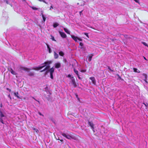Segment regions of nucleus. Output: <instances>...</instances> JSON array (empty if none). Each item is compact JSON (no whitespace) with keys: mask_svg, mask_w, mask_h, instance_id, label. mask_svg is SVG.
Instances as JSON below:
<instances>
[{"mask_svg":"<svg viewBox=\"0 0 148 148\" xmlns=\"http://www.w3.org/2000/svg\"><path fill=\"white\" fill-rule=\"evenodd\" d=\"M50 66L49 65H48L44 69L40 71V72H42L43 71H45L46 70H47L46 72V74H47L49 72H50V74H53V72H54V69L53 67H52L49 70V69Z\"/></svg>","mask_w":148,"mask_h":148,"instance_id":"obj_1","label":"nucleus"},{"mask_svg":"<svg viewBox=\"0 0 148 148\" xmlns=\"http://www.w3.org/2000/svg\"><path fill=\"white\" fill-rule=\"evenodd\" d=\"M61 134L63 136L65 137L67 139L69 140L73 139L75 140H77L76 138L73 136H72L68 134H65L62 132H61Z\"/></svg>","mask_w":148,"mask_h":148,"instance_id":"obj_2","label":"nucleus"},{"mask_svg":"<svg viewBox=\"0 0 148 148\" xmlns=\"http://www.w3.org/2000/svg\"><path fill=\"white\" fill-rule=\"evenodd\" d=\"M6 118L5 113L2 112L0 110V122L3 124H4L3 120L5 119Z\"/></svg>","mask_w":148,"mask_h":148,"instance_id":"obj_3","label":"nucleus"},{"mask_svg":"<svg viewBox=\"0 0 148 148\" xmlns=\"http://www.w3.org/2000/svg\"><path fill=\"white\" fill-rule=\"evenodd\" d=\"M51 63V62H45L44 63L41 64V66L34 68V69L35 70H39L41 69L45 66L47 64H50Z\"/></svg>","mask_w":148,"mask_h":148,"instance_id":"obj_4","label":"nucleus"},{"mask_svg":"<svg viewBox=\"0 0 148 148\" xmlns=\"http://www.w3.org/2000/svg\"><path fill=\"white\" fill-rule=\"evenodd\" d=\"M70 79L71 81L70 82V83H69V84H71L74 87H76L77 86V85L74 77H71L70 78Z\"/></svg>","mask_w":148,"mask_h":148,"instance_id":"obj_5","label":"nucleus"},{"mask_svg":"<svg viewBox=\"0 0 148 148\" xmlns=\"http://www.w3.org/2000/svg\"><path fill=\"white\" fill-rule=\"evenodd\" d=\"M88 125H89V126H90L91 127V129L94 132H95V131L94 130V125L92 121H90L88 120Z\"/></svg>","mask_w":148,"mask_h":148,"instance_id":"obj_6","label":"nucleus"},{"mask_svg":"<svg viewBox=\"0 0 148 148\" xmlns=\"http://www.w3.org/2000/svg\"><path fill=\"white\" fill-rule=\"evenodd\" d=\"M72 38L75 41L77 42L78 40L80 41H82V40L81 38H79L77 36H75L74 35H71Z\"/></svg>","mask_w":148,"mask_h":148,"instance_id":"obj_7","label":"nucleus"},{"mask_svg":"<svg viewBox=\"0 0 148 148\" xmlns=\"http://www.w3.org/2000/svg\"><path fill=\"white\" fill-rule=\"evenodd\" d=\"M55 68L58 69L61 66V64L59 62H58L55 64Z\"/></svg>","mask_w":148,"mask_h":148,"instance_id":"obj_8","label":"nucleus"},{"mask_svg":"<svg viewBox=\"0 0 148 148\" xmlns=\"http://www.w3.org/2000/svg\"><path fill=\"white\" fill-rule=\"evenodd\" d=\"M89 79H90L92 83L96 85V82L95 78L93 77H90Z\"/></svg>","mask_w":148,"mask_h":148,"instance_id":"obj_9","label":"nucleus"},{"mask_svg":"<svg viewBox=\"0 0 148 148\" xmlns=\"http://www.w3.org/2000/svg\"><path fill=\"white\" fill-rule=\"evenodd\" d=\"M59 33H60V35L61 36L62 38H66V35L63 32H59Z\"/></svg>","mask_w":148,"mask_h":148,"instance_id":"obj_10","label":"nucleus"},{"mask_svg":"<svg viewBox=\"0 0 148 148\" xmlns=\"http://www.w3.org/2000/svg\"><path fill=\"white\" fill-rule=\"evenodd\" d=\"M4 1L6 2L7 4H9L11 6H12V4L11 3L12 1V0H4Z\"/></svg>","mask_w":148,"mask_h":148,"instance_id":"obj_11","label":"nucleus"},{"mask_svg":"<svg viewBox=\"0 0 148 148\" xmlns=\"http://www.w3.org/2000/svg\"><path fill=\"white\" fill-rule=\"evenodd\" d=\"M54 58L55 59H57L59 57L58 55L55 51L54 52Z\"/></svg>","mask_w":148,"mask_h":148,"instance_id":"obj_12","label":"nucleus"},{"mask_svg":"<svg viewBox=\"0 0 148 148\" xmlns=\"http://www.w3.org/2000/svg\"><path fill=\"white\" fill-rule=\"evenodd\" d=\"M46 45L47 46V48L49 50V53H51L52 52L51 49L50 48L49 45L48 44H46Z\"/></svg>","mask_w":148,"mask_h":148,"instance_id":"obj_13","label":"nucleus"},{"mask_svg":"<svg viewBox=\"0 0 148 148\" xmlns=\"http://www.w3.org/2000/svg\"><path fill=\"white\" fill-rule=\"evenodd\" d=\"M62 27L63 28V29L64 30V31H65V32L66 33L68 34H70V32L69 31V30L66 28L64 27H63L62 26Z\"/></svg>","mask_w":148,"mask_h":148,"instance_id":"obj_14","label":"nucleus"},{"mask_svg":"<svg viewBox=\"0 0 148 148\" xmlns=\"http://www.w3.org/2000/svg\"><path fill=\"white\" fill-rule=\"evenodd\" d=\"M9 71H10L12 74L14 75H16V73L14 71L12 68H11Z\"/></svg>","mask_w":148,"mask_h":148,"instance_id":"obj_15","label":"nucleus"},{"mask_svg":"<svg viewBox=\"0 0 148 148\" xmlns=\"http://www.w3.org/2000/svg\"><path fill=\"white\" fill-rule=\"evenodd\" d=\"M83 45H84L82 43L80 42L79 46V47L81 49H83L84 48Z\"/></svg>","mask_w":148,"mask_h":148,"instance_id":"obj_16","label":"nucleus"},{"mask_svg":"<svg viewBox=\"0 0 148 148\" xmlns=\"http://www.w3.org/2000/svg\"><path fill=\"white\" fill-rule=\"evenodd\" d=\"M59 55L61 56H63L64 55V53L62 51H60L59 53Z\"/></svg>","mask_w":148,"mask_h":148,"instance_id":"obj_17","label":"nucleus"},{"mask_svg":"<svg viewBox=\"0 0 148 148\" xmlns=\"http://www.w3.org/2000/svg\"><path fill=\"white\" fill-rule=\"evenodd\" d=\"M59 25V24L58 23H53V26L54 27L56 28L57 26H58Z\"/></svg>","mask_w":148,"mask_h":148,"instance_id":"obj_18","label":"nucleus"},{"mask_svg":"<svg viewBox=\"0 0 148 148\" xmlns=\"http://www.w3.org/2000/svg\"><path fill=\"white\" fill-rule=\"evenodd\" d=\"M14 95L17 98L20 99V97L18 96V92H14Z\"/></svg>","mask_w":148,"mask_h":148,"instance_id":"obj_19","label":"nucleus"},{"mask_svg":"<svg viewBox=\"0 0 148 148\" xmlns=\"http://www.w3.org/2000/svg\"><path fill=\"white\" fill-rule=\"evenodd\" d=\"M133 70L134 72H137V73H140V71L139 70H138L136 68H134Z\"/></svg>","mask_w":148,"mask_h":148,"instance_id":"obj_20","label":"nucleus"},{"mask_svg":"<svg viewBox=\"0 0 148 148\" xmlns=\"http://www.w3.org/2000/svg\"><path fill=\"white\" fill-rule=\"evenodd\" d=\"M48 93H49V95H48L49 97H47V99L48 100H49L51 98V93H50L49 91L48 92Z\"/></svg>","mask_w":148,"mask_h":148,"instance_id":"obj_21","label":"nucleus"},{"mask_svg":"<svg viewBox=\"0 0 148 148\" xmlns=\"http://www.w3.org/2000/svg\"><path fill=\"white\" fill-rule=\"evenodd\" d=\"M28 75L29 76H32L34 75V74L33 72H30L29 73Z\"/></svg>","mask_w":148,"mask_h":148,"instance_id":"obj_22","label":"nucleus"},{"mask_svg":"<svg viewBox=\"0 0 148 148\" xmlns=\"http://www.w3.org/2000/svg\"><path fill=\"white\" fill-rule=\"evenodd\" d=\"M92 56L93 55H91L89 56L88 58V60L89 62H90L91 60Z\"/></svg>","mask_w":148,"mask_h":148,"instance_id":"obj_23","label":"nucleus"},{"mask_svg":"<svg viewBox=\"0 0 148 148\" xmlns=\"http://www.w3.org/2000/svg\"><path fill=\"white\" fill-rule=\"evenodd\" d=\"M74 72L75 73V74L77 75H79V74H78V71L76 70V69H74Z\"/></svg>","mask_w":148,"mask_h":148,"instance_id":"obj_24","label":"nucleus"},{"mask_svg":"<svg viewBox=\"0 0 148 148\" xmlns=\"http://www.w3.org/2000/svg\"><path fill=\"white\" fill-rule=\"evenodd\" d=\"M31 8H32L33 10H37L38 8H36L33 6H31Z\"/></svg>","mask_w":148,"mask_h":148,"instance_id":"obj_25","label":"nucleus"},{"mask_svg":"<svg viewBox=\"0 0 148 148\" xmlns=\"http://www.w3.org/2000/svg\"><path fill=\"white\" fill-rule=\"evenodd\" d=\"M33 130H34L37 133H38L39 132L38 130L36 128H34L33 129Z\"/></svg>","mask_w":148,"mask_h":148,"instance_id":"obj_26","label":"nucleus"},{"mask_svg":"<svg viewBox=\"0 0 148 148\" xmlns=\"http://www.w3.org/2000/svg\"><path fill=\"white\" fill-rule=\"evenodd\" d=\"M142 43L145 46L148 47V45H147V43H146L145 42H142Z\"/></svg>","mask_w":148,"mask_h":148,"instance_id":"obj_27","label":"nucleus"},{"mask_svg":"<svg viewBox=\"0 0 148 148\" xmlns=\"http://www.w3.org/2000/svg\"><path fill=\"white\" fill-rule=\"evenodd\" d=\"M42 17L43 19V21L44 22L45 21L46 18L43 15H42Z\"/></svg>","mask_w":148,"mask_h":148,"instance_id":"obj_28","label":"nucleus"},{"mask_svg":"<svg viewBox=\"0 0 148 148\" xmlns=\"http://www.w3.org/2000/svg\"><path fill=\"white\" fill-rule=\"evenodd\" d=\"M24 70L25 71H29L30 70L29 69H28L27 68H24Z\"/></svg>","mask_w":148,"mask_h":148,"instance_id":"obj_29","label":"nucleus"},{"mask_svg":"<svg viewBox=\"0 0 148 148\" xmlns=\"http://www.w3.org/2000/svg\"><path fill=\"white\" fill-rule=\"evenodd\" d=\"M143 75L144 76V77H145V79H147V75L145 74H144Z\"/></svg>","mask_w":148,"mask_h":148,"instance_id":"obj_30","label":"nucleus"},{"mask_svg":"<svg viewBox=\"0 0 148 148\" xmlns=\"http://www.w3.org/2000/svg\"><path fill=\"white\" fill-rule=\"evenodd\" d=\"M51 39L52 40H53V41H56V40H55V38H54L53 36H52L51 35Z\"/></svg>","mask_w":148,"mask_h":148,"instance_id":"obj_31","label":"nucleus"},{"mask_svg":"<svg viewBox=\"0 0 148 148\" xmlns=\"http://www.w3.org/2000/svg\"><path fill=\"white\" fill-rule=\"evenodd\" d=\"M84 34L86 35V36L88 37V38H89V36H88V34L87 33H84Z\"/></svg>","mask_w":148,"mask_h":148,"instance_id":"obj_32","label":"nucleus"},{"mask_svg":"<svg viewBox=\"0 0 148 148\" xmlns=\"http://www.w3.org/2000/svg\"><path fill=\"white\" fill-rule=\"evenodd\" d=\"M23 99L25 100H28L29 99L28 97H24L23 98Z\"/></svg>","mask_w":148,"mask_h":148,"instance_id":"obj_33","label":"nucleus"},{"mask_svg":"<svg viewBox=\"0 0 148 148\" xmlns=\"http://www.w3.org/2000/svg\"><path fill=\"white\" fill-rule=\"evenodd\" d=\"M51 78L52 79H53V74H50Z\"/></svg>","mask_w":148,"mask_h":148,"instance_id":"obj_34","label":"nucleus"},{"mask_svg":"<svg viewBox=\"0 0 148 148\" xmlns=\"http://www.w3.org/2000/svg\"><path fill=\"white\" fill-rule=\"evenodd\" d=\"M32 98H33V99H34L35 100H36V101H37L39 104L40 103V102L39 101H38L37 100H36L34 97H32Z\"/></svg>","mask_w":148,"mask_h":148,"instance_id":"obj_35","label":"nucleus"},{"mask_svg":"<svg viewBox=\"0 0 148 148\" xmlns=\"http://www.w3.org/2000/svg\"><path fill=\"white\" fill-rule=\"evenodd\" d=\"M145 105V106L146 107V108L147 109V106H148V104L147 103V104H146L145 103H143Z\"/></svg>","mask_w":148,"mask_h":148,"instance_id":"obj_36","label":"nucleus"},{"mask_svg":"<svg viewBox=\"0 0 148 148\" xmlns=\"http://www.w3.org/2000/svg\"><path fill=\"white\" fill-rule=\"evenodd\" d=\"M108 69H109V70L111 71H113L110 68L109 66H108Z\"/></svg>","mask_w":148,"mask_h":148,"instance_id":"obj_37","label":"nucleus"},{"mask_svg":"<svg viewBox=\"0 0 148 148\" xmlns=\"http://www.w3.org/2000/svg\"><path fill=\"white\" fill-rule=\"evenodd\" d=\"M38 113L40 115L42 116H44V115L42 114L40 112H38Z\"/></svg>","mask_w":148,"mask_h":148,"instance_id":"obj_38","label":"nucleus"},{"mask_svg":"<svg viewBox=\"0 0 148 148\" xmlns=\"http://www.w3.org/2000/svg\"><path fill=\"white\" fill-rule=\"evenodd\" d=\"M136 2L139 3V1L138 0H134Z\"/></svg>","mask_w":148,"mask_h":148,"instance_id":"obj_39","label":"nucleus"},{"mask_svg":"<svg viewBox=\"0 0 148 148\" xmlns=\"http://www.w3.org/2000/svg\"><path fill=\"white\" fill-rule=\"evenodd\" d=\"M86 71V70H81V72H84Z\"/></svg>","mask_w":148,"mask_h":148,"instance_id":"obj_40","label":"nucleus"},{"mask_svg":"<svg viewBox=\"0 0 148 148\" xmlns=\"http://www.w3.org/2000/svg\"><path fill=\"white\" fill-rule=\"evenodd\" d=\"M77 76L79 79H81V78L79 77V75H77Z\"/></svg>","mask_w":148,"mask_h":148,"instance_id":"obj_41","label":"nucleus"},{"mask_svg":"<svg viewBox=\"0 0 148 148\" xmlns=\"http://www.w3.org/2000/svg\"><path fill=\"white\" fill-rule=\"evenodd\" d=\"M71 75L70 74H69L68 75V77H70V78L71 77Z\"/></svg>","mask_w":148,"mask_h":148,"instance_id":"obj_42","label":"nucleus"},{"mask_svg":"<svg viewBox=\"0 0 148 148\" xmlns=\"http://www.w3.org/2000/svg\"><path fill=\"white\" fill-rule=\"evenodd\" d=\"M52 8L53 9V7L52 6V5H51V7H50V10H51V9Z\"/></svg>","mask_w":148,"mask_h":148,"instance_id":"obj_43","label":"nucleus"},{"mask_svg":"<svg viewBox=\"0 0 148 148\" xmlns=\"http://www.w3.org/2000/svg\"><path fill=\"white\" fill-rule=\"evenodd\" d=\"M46 4H47V3L44 0H43L42 1Z\"/></svg>","mask_w":148,"mask_h":148,"instance_id":"obj_44","label":"nucleus"},{"mask_svg":"<svg viewBox=\"0 0 148 148\" xmlns=\"http://www.w3.org/2000/svg\"><path fill=\"white\" fill-rule=\"evenodd\" d=\"M7 89L9 91H10H10H11V90H10V89H9V88H8Z\"/></svg>","mask_w":148,"mask_h":148,"instance_id":"obj_45","label":"nucleus"},{"mask_svg":"<svg viewBox=\"0 0 148 148\" xmlns=\"http://www.w3.org/2000/svg\"><path fill=\"white\" fill-rule=\"evenodd\" d=\"M50 119L53 122V120L52 119V118H51V119Z\"/></svg>","mask_w":148,"mask_h":148,"instance_id":"obj_46","label":"nucleus"},{"mask_svg":"<svg viewBox=\"0 0 148 148\" xmlns=\"http://www.w3.org/2000/svg\"><path fill=\"white\" fill-rule=\"evenodd\" d=\"M50 119L53 122V120L52 119V118H51V119Z\"/></svg>","mask_w":148,"mask_h":148,"instance_id":"obj_47","label":"nucleus"},{"mask_svg":"<svg viewBox=\"0 0 148 148\" xmlns=\"http://www.w3.org/2000/svg\"><path fill=\"white\" fill-rule=\"evenodd\" d=\"M144 57V59L145 60H146V58H145V57Z\"/></svg>","mask_w":148,"mask_h":148,"instance_id":"obj_48","label":"nucleus"},{"mask_svg":"<svg viewBox=\"0 0 148 148\" xmlns=\"http://www.w3.org/2000/svg\"><path fill=\"white\" fill-rule=\"evenodd\" d=\"M61 141H63V140H60Z\"/></svg>","mask_w":148,"mask_h":148,"instance_id":"obj_49","label":"nucleus"},{"mask_svg":"<svg viewBox=\"0 0 148 148\" xmlns=\"http://www.w3.org/2000/svg\"><path fill=\"white\" fill-rule=\"evenodd\" d=\"M118 76H119V77L121 78L120 76H119V75H118Z\"/></svg>","mask_w":148,"mask_h":148,"instance_id":"obj_50","label":"nucleus"},{"mask_svg":"<svg viewBox=\"0 0 148 148\" xmlns=\"http://www.w3.org/2000/svg\"><path fill=\"white\" fill-rule=\"evenodd\" d=\"M82 11H81L80 12V14L81 13V12H82Z\"/></svg>","mask_w":148,"mask_h":148,"instance_id":"obj_51","label":"nucleus"},{"mask_svg":"<svg viewBox=\"0 0 148 148\" xmlns=\"http://www.w3.org/2000/svg\"><path fill=\"white\" fill-rule=\"evenodd\" d=\"M1 107H2V104H1Z\"/></svg>","mask_w":148,"mask_h":148,"instance_id":"obj_52","label":"nucleus"}]
</instances>
